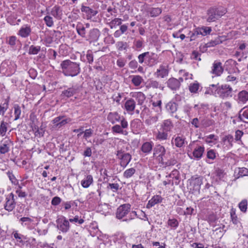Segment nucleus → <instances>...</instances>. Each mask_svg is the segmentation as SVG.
I'll list each match as a JSON object with an SVG mask.
<instances>
[{
	"label": "nucleus",
	"mask_w": 248,
	"mask_h": 248,
	"mask_svg": "<svg viewBox=\"0 0 248 248\" xmlns=\"http://www.w3.org/2000/svg\"><path fill=\"white\" fill-rule=\"evenodd\" d=\"M62 73L66 76L74 77L80 73L79 65L69 60L63 61L61 63Z\"/></svg>",
	"instance_id": "nucleus-1"
},
{
	"label": "nucleus",
	"mask_w": 248,
	"mask_h": 248,
	"mask_svg": "<svg viewBox=\"0 0 248 248\" xmlns=\"http://www.w3.org/2000/svg\"><path fill=\"white\" fill-rule=\"evenodd\" d=\"M225 13V10L222 11L219 8H211L207 11V21L214 22L222 16Z\"/></svg>",
	"instance_id": "nucleus-2"
},
{
	"label": "nucleus",
	"mask_w": 248,
	"mask_h": 248,
	"mask_svg": "<svg viewBox=\"0 0 248 248\" xmlns=\"http://www.w3.org/2000/svg\"><path fill=\"white\" fill-rule=\"evenodd\" d=\"M131 205L129 203H125L121 205L116 212V217L118 219H122L130 212Z\"/></svg>",
	"instance_id": "nucleus-3"
},
{
	"label": "nucleus",
	"mask_w": 248,
	"mask_h": 248,
	"mask_svg": "<svg viewBox=\"0 0 248 248\" xmlns=\"http://www.w3.org/2000/svg\"><path fill=\"white\" fill-rule=\"evenodd\" d=\"M128 127V123L124 118L121 120V125L116 124L112 127V130L113 132L126 135V131L123 129L126 128Z\"/></svg>",
	"instance_id": "nucleus-4"
},
{
	"label": "nucleus",
	"mask_w": 248,
	"mask_h": 248,
	"mask_svg": "<svg viewBox=\"0 0 248 248\" xmlns=\"http://www.w3.org/2000/svg\"><path fill=\"white\" fill-rule=\"evenodd\" d=\"M6 202L4 204V208L8 211H12L16 205L14 195L12 193L8 195L6 197Z\"/></svg>",
	"instance_id": "nucleus-5"
},
{
	"label": "nucleus",
	"mask_w": 248,
	"mask_h": 248,
	"mask_svg": "<svg viewBox=\"0 0 248 248\" xmlns=\"http://www.w3.org/2000/svg\"><path fill=\"white\" fill-rule=\"evenodd\" d=\"M166 153V150L164 146L159 144L156 145L154 149V157H159L160 162H163V156Z\"/></svg>",
	"instance_id": "nucleus-6"
},
{
	"label": "nucleus",
	"mask_w": 248,
	"mask_h": 248,
	"mask_svg": "<svg viewBox=\"0 0 248 248\" xmlns=\"http://www.w3.org/2000/svg\"><path fill=\"white\" fill-rule=\"evenodd\" d=\"M57 228L63 232H66L69 229V221L64 217V220L59 218L57 220Z\"/></svg>",
	"instance_id": "nucleus-7"
},
{
	"label": "nucleus",
	"mask_w": 248,
	"mask_h": 248,
	"mask_svg": "<svg viewBox=\"0 0 248 248\" xmlns=\"http://www.w3.org/2000/svg\"><path fill=\"white\" fill-rule=\"evenodd\" d=\"M78 92V88L76 86H72L62 91L61 96L62 98H70L76 94Z\"/></svg>",
	"instance_id": "nucleus-8"
},
{
	"label": "nucleus",
	"mask_w": 248,
	"mask_h": 248,
	"mask_svg": "<svg viewBox=\"0 0 248 248\" xmlns=\"http://www.w3.org/2000/svg\"><path fill=\"white\" fill-rule=\"evenodd\" d=\"M81 10L82 12L86 13L87 19H91L98 13L97 10H93L88 6H82Z\"/></svg>",
	"instance_id": "nucleus-9"
},
{
	"label": "nucleus",
	"mask_w": 248,
	"mask_h": 248,
	"mask_svg": "<svg viewBox=\"0 0 248 248\" xmlns=\"http://www.w3.org/2000/svg\"><path fill=\"white\" fill-rule=\"evenodd\" d=\"M147 58L148 60L146 62L147 65L149 66H153L158 62V57L157 54L154 53L149 52V55H147Z\"/></svg>",
	"instance_id": "nucleus-10"
},
{
	"label": "nucleus",
	"mask_w": 248,
	"mask_h": 248,
	"mask_svg": "<svg viewBox=\"0 0 248 248\" xmlns=\"http://www.w3.org/2000/svg\"><path fill=\"white\" fill-rule=\"evenodd\" d=\"M168 86L172 90L178 89L180 86V81L175 78H170L167 81Z\"/></svg>",
	"instance_id": "nucleus-11"
},
{
	"label": "nucleus",
	"mask_w": 248,
	"mask_h": 248,
	"mask_svg": "<svg viewBox=\"0 0 248 248\" xmlns=\"http://www.w3.org/2000/svg\"><path fill=\"white\" fill-rule=\"evenodd\" d=\"M31 33V28L30 26L26 25L21 28L19 30L18 34L22 37L26 38L29 36Z\"/></svg>",
	"instance_id": "nucleus-12"
},
{
	"label": "nucleus",
	"mask_w": 248,
	"mask_h": 248,
	"mask_svg": "<svg viewBox=\"0 0 248 248\" xmlns=\"http://www.w3.org/2000/svg\"><path fill=\"white\" fill-rule=\"evenodd\" d=\"M221 64L220 62H215L213 64L212 73L217 76H220L223 71Z\"/></svg>",
	"instance_id": "nucleus-13"
},
{
	"label": "nucleus",
	"mask_w": 248,
	"mask_h": 248,
	"mask_svg": "<svg viewBox=\"0 0 248 248\" xmlns=\"http://www.w3.org/2000/svg\"><path fill=\"white\" fill-rule=\"evenodd\" d=\"M204 151V147L202 146H198L192 152L193 156L196 159H199L202 156Z\"/></svg>",
	"instance_id": "nucleus-14"
},
{
	"label": "nucleus",
	"mask_w": 248,
	"mask_h": 248,
	"mask_svg": "<svg viewBox=\"0 0 248 248\" xmlns=\"http://www.w3.org/2000/svg\"><path fill=\"white\" fill-rule=\"evenodd\" d=\"M169 74L168 70L163 65H161L155 73L157 77H161L164 78L167 76Z\"/></svg>",
	"instance_id": "nucleus-15"
},
{
	"label": "nucleus",
	"mask_w": 248,
	"mask_h": 248,
	"mask_svg": "<svg viewBox=\"0 0 248 248\" xmlns=\"http://www.w3.org/2000/svg\"><path fill=\"white\" fill-rule=\"evenodd\" d=\"M107 119L112 124L121 120L120 116L116 112L109 113Z\"/></svg>",
	"instance_id": "nucleus-16"
},
{
	"label": "nucleus",
	"mask_w": 248,
	"mask_h": 248,
	"mask_svg": "<svg viewBox=\"0 0 248 248\" xmlns=\"http://www.w3.org/2000/svg\"><path fill=\"white\" fill-rule=\"evenodd\" d=\"M162 198L159 195L154 196L149 202L146 205L148 209L150 208L155 204L160 203L162 202Z\"/></svg>",
	"instance_id": "nucleus-17"
},
{
	"label": "nucleus",
	"mask_w": 248,
	"mask_h": 248,
	"mask_svg": "<svg viewBox=\"0 0 248 248\" xmlns=\"http://www.w3.org/2000/svg\"><path fill=\"white\" fill-rule=\"evenodd\" d=\"M121 166L125 167L131 160V156L129 153H125L121 157Z\"/></svg>",
	"instance_id": "nucleus-18"
},
{
	"label": "nucleus",
	"mask_w": 248,
	"mask_h": 248,
	"mask_svg": "<svg viewBox=\"0 0 248 248\" xmlns=\"http://www.w3.org/2000/svg\"><path fill=\"white\" fill-rule=\"evenodd\" d=\"M135 106L136 103L132 99L127 100L124 104L125 108L128 112L133 111L135 108Z\"/></svg>",
	"instance_id": "nucleus-19"
},
{
	"label": "nucleus",
	"mask_w": 248,
	"mask_h": 248,
	"mask_svg": "<svg viewBox=\"0 0 248 248\" xmlns=\"http://www.w3.org/2000/svg\"><path fill=\"white\" fill-rule=\"evenodd\" d=\"M51 14L55 18L60 19L62 15V11L58 6H55L51 11Z\"/></svg>",
	"instance_id": "nucleus-20"
},
{
	"label": "nucleus",
	"mask_w": 248,
	"mask_h": 248,
	"mask_svg": "<svg viewBox=\"0 0 248 248\" xmlns=\"http://www.w3.org/2000/svg\"><path fill=\"white\" fill-rule=\"evenodd\" d=\"M185 138L181 137V136H177L174 139V141L172 140V142L174 143L175 145L179 148L183 147L184 144H185Z\"/></svg>",
	"instance_id": "nucleus-21"
},
{
	"label": "nucleus",
	"mask_w": 248,
	"mask_h": 248,
	"mask_svg": "<svg viewBox=\"0 0 248 248\" xmlns=\"http://www.w3.org/2000/svg\"><path fill=\"white\" fill-rule=\"evenodd\" d=\"M152 149L153 144L150 142H146L144 143L141 147V150L142 152L146 154L150 153Z\"/></svg>",
	"instance_id": "nucleus-22"
},
{
	"label": "nucleus",
	"mask_w": 248,
	"mask_h": 248,
	"mask_svg": "<svg viewBox=\"0 0 248 248\" xmlns=\"http://www.w3.org/2000/svg\"><path fill=\"white\" fill-rule=\"evenodd\" d=\"M93 182V178L92 175H87L86 178L83 180L81 182V185L83 187H88Z\"/></svg>",
	"instance_id": "nucleus-23"
},
{
	"label": "nucleus",
	"mask_w": 248,
	"mask_h": 248,
	"mask_svg": "<svg viewBox=\"0 0 248 248\" xmlns=\"http://www.w3.org/2000/svg\"><path fill=\"white\" fill-rule=\"evenodd\" d=\"M163 130L166 132H169L173 127V124L169 120H166L164 121L161 125Z\"/></svg>",
	"instance_id": "nucleus-24"
},
{
	"label": "nucleus",
	"mask_w": 248,
	"mask_h": 248,
	"mask_svg": "<svg viewBox=\"0 0 248 248\" xmlns=\"http://www.w3.org/2000/svg\"><path fill=\"white\" fill-rule=\"evenodd\" d=\"M197 28L199 31V32L202 36L209 34L212 31L211 28L209 27L203 26L202 27H199Z\"/></svg>",
	"instance_id": "nucleus-25"
},
{
	"label": "nucleus",
	"mask_w": 248,
	"mask_h": 248,
	"mask_svg": "<svg viewBox=\"0 0 248 248\" xmlns=\"http://www.w3.org/2000/svg\"><path fill=\"white\" fill-rule=\"evenodd\" d=\"M99 31L97 29H93L90 31L89 36L90 39L93 40H96L99 36Z\"/></svg>",
	"instance_id": "nucleus-26"
},
{
	"label": "nucleus",
	"mask_w": 248,
	"mask_h": 248,
	"mask_svg": "<svg viewBox=\"0 0 248 248\" xmlns=\"http://www.w3.org/2000/svg\"><path fill=\"white\" fill-rule=\"evenodd\" d=\"M132 83L136 86H139L143 80L142 78L140 76H133L131 77Z\"/></svg>",
	"instance_id": "nucleus-27"
},
{
	"label": "nucleus",
	"mask_w": 248,
	"mask_h": 248,
	"mask_svg": "<svg viewBox=\"0 0 248 248\" xmlns=\"http://www.w3.org/2000/svg\"><path fill=\"white\" fill-rule=\"evenodd\" d=\"M135 97L136 98L138 105H141L143 103L146 98L145 95L142 92L137 93Z\"/></svg>",
	"instance_id": "nucleus-28"
},
{
	"label": "nucleus",
	"mask_w": 248,
	"mask_h": 248,
	"mask_svg": "<svg viewBox=\"0 0 248 248\" xmlns=\"http://www.w3.org/2000/svg\"><path fill=\"white\" fill-rule=\"evenodd\" d=\"M166 108L170 113H174L177 109V105L174 102H169L166 106Z\"/></svg>",
	"instance_id": "nucleus-29"
},
{
	"label": "nucleus",
	"mask_w": 248,
	"mask_h": 248,
	"mask_svg": "<svg viewBox=\"0 0 248 248\" xmlns=\"http://www.w3.org/2000/svg\"><path fill=\"white\" fill-rule=\"evenodd\" d=\"M76 29L78 34L82 37H86L85 28L81 24L77 26Z\"/></svg>",
	"instance_id": "nucleus-30"
},
{
	"label": "nucleus",
	"mask_w": 248,
	"mask_h": 248,
	"mask_svg": "<svg viewBox=\"0 0 248 248\" xmlns=\"http://www.w3.org/2000/svg\"><path fill=\"white\" fill-rule=\"evenodd\" d=\"M238 98L240 101L245 102L248 100V92L246 91H242L238 94Z\"/></svg>",
	"instance_id": "nucleus-31"
},
{
	"label": "nucleus",
	"mask_w": 248,
	"mask_h": 248,
	"mask_svg": "<svg viewBox=\"0 0 248 248\" xmlns=\"http://www.w3.org/2000/svg\"><path fill=\"white\" fill-rule=\"evenodd\" d=\"M147 87L154 89L161 88L162 90L163 89V87H162L161 85L159 84V82L156 80H150L148 83Z\"/></svg>",
	"instance_id": "nucleus-32"
},
{
	"label": "nucleus",
	"mask_w": 248,
	"mask_h": 248,
	"mask_svg": "<svg viewBox=\"0 0 248 248\" xmlns=\"http://www.w3.org/2000/svg\"><path fill=\"white\" fill-rule=\"evenodd\" d=\"M162 12V9L160 8H152L149 10V13L152 17H155L159 16Z\"/></svg>",
	"instance_id": "nucleus-33"
},
{
	"label": "nucleus",
	"mask_w": 248,
	"mask_h": 248,
	"mask_svg": "<svg viewBox=\"0 0 248 248\" xmlns=\"http://www.w3.org/2000/svg\"><path fill=\"white\" fill-rule=\"evenodd\" d=\"M9 140H7L5 143L2 144L0 146V153L4 154L9 151V146L8 142H10Z\"/></svg>",
	"instance_id": "nucleus-34"
},
{
	"label": "nucleus",
	"mask_w": 248,
	"mask_h": 248,
	"mask_svg": "<svg viewBox=\"0 0 248 248\" xmlns=\"http://www.w3.org/2000/svg\"><path fill=\"white\" fill-rule=\"evenodd\" d=\"M160 162L165 167H166L175 165L177 163V161L174 158H171L167 161H164L163 159V162Z\"/></svg>",
	"instance_id": "nucleus-35"
},
{
	"label": "nucleus",
	"mask_w": 248,
	"mask_h": 248,
	"mask_svg": "<svg viewBox=\"0 0 248 248\" xmlns=\"http://www.w3.org/2000/svg\"><path fill=\"white\" fill-rule=\"evenodd\" d=\"M7 124H8L3 121L1 122L0 125V134L1 136H4L5 135L7 130Z\"/></svg>",
	"instance_id": "nucleus-36"
},
{
	"label": "nucleus",
	"mask_w": 248,
	"mask_h": 248,
	"mask_svg": "<svg viewBox=\"0 0 248 248\" xmlns=\"http://www.w3.org/2000/svg\"><path fill=\"white\" fill-rule=\"evenodd\" d=\"M41 50L40 46H34L31 45L30 46L29 50V53L30 54L35 55L37 54Z\"/></svg>",
	"instance_id": "nucleus-37"
},
{
	"label": "nucleus",
	"mask_w": 248,
	"mask_h": 248,
	"mask_svg": "<svg viewBox=\"0 0 248 248\" xmlns=\"http://www.w3.org/2000/svg\"><path fill=\"white\" fill-rule=\"evenodd\" d=\"M136 172V170L134 168H131L126 170L124 172V177L126 178H129L131 177Z\"/></svg>",
	"instance_id": "nucleus-38"
},
{
	"label": "nucleus",
	"mask_w": 248,
	"mask_h": 248,
	"mask_svg": "<svg viewBox=\"0 0 248 248\" xmlns=\"http://www.w3.org/2000/svg\"><path fill=\"white\" fill-rule=\"evenodd\" d=\"M222 43L220 37H218L214 40H211L210 42L207 43V47H212Z\"/></svg>",
	"instance_id": "nucleus-39"
},
{
	"label": "nucleus",
	"mask_w": 248,
	"mask_h": 248,
	"mask_svg": "<svg viewBox=\"0 0 248 248\" xmlns=\"http://www.w3.org/2000/svg\"><path fill=\"white\" fill-rule=\"evenodd\" d=\"M248 202L247 200H242L238 205L240 210L243 213H245L247 210Z\"/></svg>",
	"instance_id": "nucleus-40"
},
{
	"label": "nucleus",
	"mask_w": 248,
	"mask_h": 248,
	"mask_svg": "<svg viewBox=\"0 0 248 248\" xmlns=\"http://www.w3.org/2000/svg\"><path fill=\"white\" fill-rule=\"evenodd\" d=\"M168 132H166L165 130L162 131H158L156 136V138L160 140H165L168 138Z\"/></svg>",
	"instance_id": "nucleus-41"
},
{
	"label": "nucleus",
	"mask_w": 248,
	"mask_h": 248,
	"mask_svg": "<svg viewBox=\"0 0 248 248\" xmlns=\"http://www.w3.org/2000/svg\"><path fill=\"white\" fill-rule=\"evenodd\" d=\"M122 19L119 18H116L111 21L109 23H108L110 28L111 29L113 28L116 25H120L121 24Z\"/></svg>",
	"instance_id": "nucleus-42"
},
{
	"label": "nucleus",
	"mask_w": 248,
	"mask_h": 248,
	"mask_svg": "<svg viewBox=\"0 0 248 248\" xmlns=\"http://www.w3.org/2000/svg\"><path fill=\"white\" fill-rule=\"evenodd\" d=\"M158 120V116L157 115L155 116H151L148 119H146L145 123L146 124L150 125L156 123Z\"/></svg>",
	"instance_id": "nucleus-43"
},
{
	"label": "nucleus",
	"mask_w": 248,
	"mask_h": 248,
	"mask_svg": "<svg viewBox=\"0 0 248 248\" xmlns=\"http://www.w3.org/2000/svg\"><path fill=\"white\" fill-rule=\"evenodd\" d=\"M199 88V84L198 82H195L190 84L189 86V90L190 92L193 93H197Z\"/></svg>",
	"instance_id": "nucleus-44"
},
{
	"label": "nucleus",
	"mask_w": 248,
	"mask_h": 248,
	"mask_svg": "<svg viewBox=\"0 0 248 248\" xmlns=\"http://www.w3.org/2000/svg\"><path fill=\"white\" fill-rule=\"evenodd\" d=\"M116 45L118 49L120 51L125 50L127 47V43L122 41L118 42Z\"/></svg>",
	"instance_id": "nucleus-45"
},
{
	"label": "nucleus",
	"mask_w": 248,
	"mask_h": 248,
	"mask_svg": "<svg viewBox=\"0 0 248 248\" xmlns=\"http://www.w3.org/2000/svg\"><path fill=\"white\" fill-rule=\"evenodd\" d=\"M14 114L15 115V120L18 119L21 114V109L18 105H16L14 106Z\"/></svg>",
	"instance_id": "nucleus-46"
},
{
	"label": "nucleus",
	"mask_w": 248,
	"mask_h": 248,
	"mask_svg": "<svg viewBox=\"0 0 248 248\" xmlns=\"http://www.w3.org/2000/svg\"><path fill=\"white\" fill-rule=\"evenodd\" d=\"M44 20L48 27H52L53 25V20L52 17L46 16L44 17Z\"/></svg>",
	"instance_id": "nucleus-47"
},
{
	"label": "nucleus",
	"mask_w": 248,
	"mask_h": 248,
	"mask_svg": "<svg viewBox=\"0 0 248 248\" xmlns=\"http://www.w3.org/2000/svg\"><path fill=\"white\" fill-rule=\"evenodd\" d=\"M243 109H242L240 112H239V118L241 121H242L243 122L246 123L247 122L245 120H244L242 118V116L244 117L246 119L248 120V112L247 111H244L243 112L242 114H241V113L243 111Z\"/></svg>",
	"instance_id": "nucleus-48"
},
{
	"label": "nucleus",
	"mask_w": 248,
	"mask_h": 248,
	"mask_svg": "<svg viewBox=\"0 0 248 248\" xmlns=\"http://www.w3.org/2000/svg\"><path fill=\"white\" fill-rule=\"evenodd\" d=\"M168 225L171 227L176 228L178 226V221L176 219H169L168 222Z\"/></svg>",
	"instance_id": "nucleus-49"
},
{
	"label": "nucleus",
	"mask_w": 248,
	"mask_h": 248,
	"mask_svg": "<svg viewBox=\"0 0 248 248\" xmlns=\"http://www.w3.org/2000/svg\"><path fill=\"white\" fill-rule=\"evenodd\" d=\"M238 174L239 176H248V169L246 168H241L239 169Z\"/></svg>",
	"instance_id": "nucleus-50"
},
{
	"label": "nucleus",
	"mask_w": 248,
	"mask_h": 248,
	"mask_svg": "<svg viewBox=\"0 0 248 248\" xmlns=\"http://www.w3.org/2000/svg\"><path fill=\"white\" fill-rule=\"evenodd\" d=\"M232 92V88H229V90H228L226 91H222L220 94V97H222V98H224L225 97H227L229 96H232V95H231Z\"/></svg>",
	"instance_id": "nucleus-51"
},
{
	"label": "nucleus",
	"mask_w": 248,
	"mask_h": 248,
	"mask_svg": "<svg viewBox=\"0 0 248 248\" xmlns=\"http://www.w3.org/2000/svg\"><path fill=\"white\" fill-rule=\"evenodd\" d=\"M216 157V152L214 150L211 149L207 152V157L208 159L214 160Z\"/></svg>",
	"instance_id": "nucleus-52"
},
{
	"label": "nucleus",
	"mask_w": 248,
	"mask_h": 248,
	"mask_svg": "<svg viewBox=\"0 0 248 248\" xmlns=\"http://www.w3.org/2000/svg\"><path fill=\"white\" fill-rule=\"evenodd\" d=\"M199 35H200V34L199 32L198 28H196L195 30H194L190 36V41H192L195 40L198 37H199Z\"/></svg>",
	"instance_id": "nucleus-53"
},
{
	"label": "nucleus",
	"mask_w": 248,
	"mask_h": 248,
	"mask_svg": "<svg viewBox=\"0 0 248 248\" xmlns=\"http://www.w3.org/2000/svg\"><path fill=\"white\" fill-rule=\"evenodd\" d=\"M20 221L22 222V225H23V223H25V225H28L32 221V219L28 217H23L20 219Z\"/></svg>",
	"instance_id": "nucleus-54"
},
{
	"label": "nucleus",
	"mask_w": 248,
	"mask_h": 248,
	"mask_svg": "<svg viewBox=\"0 0 248 248\" xmlns=\"http://www.w3.org/2000/svg\"><path fill=\"white\" fill-rule=\"evenodd\" d=\"M149 55V52H144L139 55L138 60L139 62L140 63H142L144 62L145 58L147 57Z\"/></svg>",
	"instance_id": "nucleus-55"
},
{
	"label": "nucleus",
	"mask_w": 248,
	"mask_h": 248,
	"mask_svg": "<svg viewBox=\"0 0 248 248\" xmlns=\"http://www.w3.org/2000/svg\"><path fill=\"white\" fill-rule=\"evenodd\" d=\"M69 221L71 222H78V224H81L84 222V219L82 218H79L78 216H76L74 218L69 219Z\"/></svg>",
	"instance_id": "nucleus-56"
},
{
	"label": "nucleus",
	"mask_w": 248,
	"mask_h": 248,
	"mask_svg": "<svg viewBox=\"0 0 248 248\" xmlns=\"http://www.w3.org/2000/svg\"><path fill=\"white\" fill-rule=\"evenodd\" d=\"M200 55H201V54L200 53H199V52L194 50L192 52L191 57L192 58V59H193L194 60H198V61H200L201 60V59L200 58Z\"/></svg>",
	"instance_id": "nucleus-57"
},
{
	"label": "nucleus",
	"mask_w": 248,
	"mask_h": 248,
	"mask_svg": "<svg viewBox=\"0 0 248 248\" xmlns=\"http://www.w3.org/2000/svg\"><path fill=\"white\" fill-rule=\"evenodd\" d=\"M231 217L233 223L235 224H237L238 220L234 211L232 210L231 212Z\"/></svg>",
	"instance_id": "nucleus-58"
},
{
	"label": "nucleus",
	"mask_w": 248,
	"mask_h": 248,
	"mask_svg": "<svg viewBox=\"0 0 248 248\" xmlns=\"http://www.w3.org/2000/svg\"><path fill=\"white\" fill-rule=\"evenodd\" d=\"M7 174L8 175V177H9V179L11 180V181L12 182V183L13 184H16V183L17 182V180L16 179L15 176L13 175V174L12 172H11L10 171H8L7 172Z\"/></svg>",
	"instance_id": "nucleus-59"
},
{
	"label": "nucleus",
	"mask_w": 248,
	"mask_h": 248,
	"mask_svg": "<svg viewBox=\"0 0 248 248\" xmlns=\"http://www.w3.org/2000/svg\"><path fill=\"white\" fill-rule=\"evenodd\" d=\"M70 122H71L70 118L65 119H63V118L61 120V121L60 122H59V123L57 124V126H59L60 127H61L62 125H64L65 124L69 123Z\"/></svg>",
	"instance_id": "nucleus-60"
},
{
	"label": "nucleus",
	"mask_w": 248,
	"mask_h": 248,
	"mask_svg": "<svg viewBox=\"0 0 248 248\" xmlns=\"http://www.w3.org/2000/svg\"><path fill=\"white\" fill-rule=\"evenodd\" d=\"M216 175L220 179L224 177V175L225 174V173L224 172L223 170L220 169H217L216 170Z\"/></svg>",
	"instance_id": "nucleus-61"
},
{
	"label": "nucleus",
	"mask_w": 248,
	"mask_h": 248,
	"mask_svg": "<svg viewBox=\"0 0 248 248\" xmlns=\"http://www.w3.org/2000/svg\"><path fill=\"white\" fill-rule=\"evenodd\" d=\"M61 202V199L59 197H54L51 201V204L53 205H58Z\"/></svg>",
	"instance_id": "nucleus-62"
},
{
	"label": "nucleus",
	"mask_w": 248,
	"mask_h": 248,
	"mask_svg": "<svg viewBox=\"0 0 248 248\" xmlns=\"http://www.w3.org/2000/svg\"><path fill=\"white\" fill-rule=\"evenodd\" d=\"M108 186L113 192L117 191L119 189V185L118 184H108Z\"/></svg>",
	"instance_id": "nucleus-63"
},
{
	"label": "nucleus",
	"mask_w": 248,
	"mask_h": 248,
	"mask_svg": "<svg viewBox=\"0 0 248 248\" xmlns=\"http://www.w3.org/2000/svg\"><path fill=\"white\" fill-rule=\"evenodd\" d=\"M243 135V132L239 130H237L235 132V140H239L241 139V137Z\"/></svg>",
	"instance_id": "nucleus-64"
}]
</instances>
